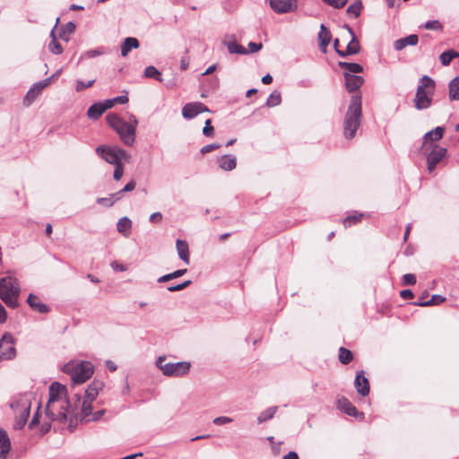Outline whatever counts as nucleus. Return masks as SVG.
Listing matches in <instances>:
<instances>
[{
	"label": "nucleus",
	"mask_w": 459,
	"mask_h": 459,
	"mask_svg": "<svg viewBox=\"0 0 459 459\" xmlns=\"http://www.w3.org/2000/svg\"><path fill=\"white\" fill-rule=\"evenodd\" d=\"M105 112L100 102L92 104L87 110V116L93 120L98 119Z\"/></svg>",
	"instance_id": "30"
},
{
	"label": "nucleus",
	"mask_w": 459,
	"mask_h": 459,
	"mask_svg": "<svg viewBox=\"0 0 459 459\" xmlns=\"http://www.w3.org/2000/svg\"><path fill=\"white\" fill-rule=\"evenodd\" d=\"M232 421H233V420L227 416L216 417L212 420L213 424H215L217 426L225 425V424L230 423Z\"/></svg>",
	"instance_id": "50"
},
{
	"label": "nucleus",
	"mask_w": 459,
	"mask_h": 459,
	"mask_svg": "<svg viewBox=\"0 0 459 459\" xmlns=\"http://www.w3.org/2000/svg\"><path fill=\"white\" fill-rule=\"evenodd\" d=\"M176 248L179 258L186 264H190V253L188 244L185 240L177 239Z\"/></svg>",
	"instance_id": "22"
},
{
	"label": "nucleus",
	"mask_w": 459,
	"mask_h": 459,
	"mask_svg": "<svg viewBox=\"0 0 459 459\" xmlns=\"http://www.w3.org/2000/svg\"><path fill=\"white\" fill-rule=\"evenodd\" d=\"M446 299L441 295H433L429 300L419 302L418 305L421 307L438 305L444 302Z\"/></svg>",
	"instance_id": "39"
},
{
	"label": "nucleus",
	"mask_w": 459,
	"mask_h": 459,
	"mask_svg": "<svg viewBox=\"0 0 459 459\" xmlns=\"http://www.w3.org/2000/svg\"><path fill=\"white\" fill-rule=\"evenodd\" d=\"M50 82L51 78H46L40 82L34 83L24 97V105L30 106Z\"/></svg>",
	"instance_id": "13"
},
{
	"label": "nucleus",
	"mask_w": 459,
	"mask_h": 459,
	"mask_svg": "<svg viewBox=\"0 0 459 459\" xmlns=\"http://www.w3.org/2000/svg\"><path fill=\"white\" fill-rule=\"evenodd\" d=\"M189 63H190V60H189V57H182L181 60H180V68L181 70L185 71L188 68L189 66Z\"/></svg>",
	"instance_id": "57"
},
{
	"label": "nucleus",
	"mask_w": 459,
	"mask_h": 459,
	"mask_svg": "<svg viewBox=\"0 0 459 459\" xmlns=\"http://www.w3.org/2000/svg\"><path fill=\"white\" fill-rule=\"evenodd\" d=\"M106 120L108 126L117 132L121 141L126 145H133L135 141V132L138 125V120L134 115L130 116L129 122L125 121L114 113L107 115Z\"/></svg>",
	"instance_id": "3"
},
{
	"label": "nucleus",
	"mask_w": 459,
	"mask_h": 459,
	"mask_svg": "<svg viewBox=\"0 0 459 459\" xmlns=\"http://www.w3.org/2000/svg\"><path fill=\"white\" fill-rule=\"evenodd\" d=\"M221 147L220 144L218 143H211V144H207V145H204L201 148V153L202 154H206L208 152H211L216 149H219Z\"/></svg>",
	"instance_id": "52"
},
{
	"label": "nucleus",
	"mask_w": 459,
	"mask_h": 459,
	"mask_svg": "<svg viewBox=\"0 0 459 459\" xmlns=\"http://www.w3.org/2000/svg\"><path fill=\"white\" fill-rule=\"evenodd\" d=\"M11 449V443L7 434L0 430V459H6Z\"/></svg>",
	"instance_id": "27"
},
{
	"label": "nucleus",
	"mask_w": 459,
	"mask_h": 459,
	"mask_svg": "<svg viewBox=\"0 0 459 459\" xmlns=\"http://www.w3.org/2000/svg\"><path fill=\"white\" fill-rule=\"evenodd\" d=\"M161 220H162V214L159 212L152 213L149 218V221L152 223L160 222Z\"/></svg>",
	"instance_id": "55"
},
{
	"label": "nucleus",
	"mask_w": 459,
	"mask_h": 459,
	"mask_svg": "<svg viewBox=\"0 0 459 459\" xmlns=\"http://www.w3.org/2000/svg\"><path fill=\"white\" fill-rule=\"evenodd\" d=\"M262 47H263L262 43L250 42L248 44V49H247V54L255 53V52L259 51L262 48Z\"/></svg>",
	"instance_id": "53"
},
{
	"label": "nucleus",
	"mask_w": 459,
	"mask_h": 459,
	"mask_svg": "<svg viewBox=\"0 0 459 459\" xmlns=\"http://www.w3.org/2000/svg\"><path fill=\"white\" fill-rule=\"evenodd\" d=\"M103 54V51L101 49H91V50H88L86 52H84L82 56H81V59H83V58H94L96 56H101Z\"/></svg>",
	"instance_id": "46"
},
{
	"label": "nucleus",
	"mask_w": 459,
	"mask_h": 459,
	"mask_svg": "<svg viewBox=\"0 0 459 459\" xmlns=\"http://www.w3.org/2000/svg\"><path fill=\"white\" fill-rule=\"evenodd\" d=\"M165 356H160L156 360V366L166 377H181L187 375L190 371L191 363L188 361L165 363Z\"/></svg>",
	"instance_id": "9"
},
{
	"label": "nucleus",
	"mask_w": 459,
	"mask_h": 459,
	"mask_svg": "<svg viewBox=\"0 0 459 459\" xmlns=\"http://www.w3.org/2000/svg\"><path fill=\"white\" fill-rule=\"evenodd\" d=\"M445 131V127L437 126L433 130L426 133L423 136L421 150L432 148L434 144H437V143L443 138Z\"/></svg>",
	"instance_id": "14"
},
{
	"label": "nucleus",
	"mask_w": 459,
	"mask_h": 459,
	"mask_svg": "<svg viewBox=\"0 0 459 459\" xmlns=\"http://www.w3.org/2000/svg\"><path fill=\"white\" fill-rule=\"evenodd\" d=\"M103 387V382L95 379L88 385L82 399L78 398L77 406L81 409L82 420L96 421L104 415L105 410H99L92 412V403L95 401Z\"/></svg>",
	"instance_id": "2"
},
{
	"label": "nucleus",
	"mask_w": 459,
	"mask_h": 459,
	"mask_svg": "<svg viewBox=\"0 0 459 459\" xmlns=\"http://www.w3.org/2000/svg\"><path fill=\"white\" fill-rule=\"evenodd\" d=\"M347 29H348V31L349 33L351 35V41L348 43L347 47H346V49L342 51V50H337V53L341 56H346L348 55H354V54H358L360 50V46H359V40L356 39L355 37V34L353 32V30L349 27L347 26Z\"/></svg>",
	"instance_id": "18"
},
{
	"label": "nucleus",
	"mask_w": 459,
	"mask_h": 459,
	"mask_svg": "<svg viewBox=\"0 0 459 459\" xmlns=\"http://www.w3.org/2000/svg\"><path fill=\"white\" fill-rule=\"evenodd\" d=\"M48 393L49 397L46 407L47 416L52 420H65L72 411L66 398L65 385L54 382L50 385Z\"/></svg>",
	"instance_id": "1"
},
{
	"label": "nucleus",
	"mask_w": 459,
	"mask_h": 459,
	"mask_svg": "<svg viewBox=\"0 0 459 459\" xmlns=\"http://www.w3.org/2000/svg\"><path fill=\"white\" fill-rule=\"evenodd\" d=\"M353 359L351 351L346 348L341 347L339 349V360L341 363L346 365L350 363Z\"/></svg>",
	"instance_id": "36"
},
{
	"label": "nucleus",
	"mask_w": 459,
	"mask_h": 459,
	"mask_svg": "<svg viewBox=\"0 0 459 459\" xmlns=\"http://www.w3.org/2000/svg\"><path fill=\"white\" fill-rule=\"evenodd\" d=\"M27 302L33 310H35L39 313L44 314V313L48 312V310H49L48 306L46 304H43L42 302H40L39 299L32 293H30L29 295V297L27 299Z\"/></svg>",
	"instance_id": "26"
},
{
	"label": "nucleus",
	"mask_w": 459,
	"mask_h": 459,
	"mask_svg": "<svg viewBox=\"0 0 459 459\" xmlns=\"http://www.w3.org/2000/svg\"><path fill=\"white\" fill-rule=\"evenodd\" d=\"M332 1H333V6L336 7V8H342L347 3V0H332Z\"/></svg>",
	"instance_id": "62"
},
{
	"label": "nucleus",
	"mask_w": 459,
	"mask_h": 459,
	"mask_svg": "<svg viewBox=\"0 0 459 459\" xmlns=\"http://www.w3.org/2000/svg\"><path fill=\"white\" fill-rule=\"evenodd\" d=\"M191 283H192V281L190 280H187L180 284L168 287V290L170 292L179 291V290H182L186 289V287H188Z\"/></svg>",
	"instance_id": "47"
},
{
	"label": "nucleus",
	"mask_w": 459,
	"mask_h": 459,
	"mask_svg": "<svg viewBox=\"0 0 459 459\" xmlns=\"http://www.w3.org/2000/svg\"><path fill=\"white\" fill-rule=\"evenodd\" d=\"M96 152L109 164L117 165L124 161H129L130 155L123 149L117 146L100 145Z\"/></svg>",
	"instance_id": "10"
},
{
	"label": "nucleus",
	"mask_w": 459,
	"mask_h": 459,
	"mask_svg": "<svg viewBox=\"0 0 459 459\" xmlns=\"http://www.w3.org/2000/svg\"><path fill=\"white\" fill-rule=\"evenodd\" d=\"M119 199H115L114 197V194H111L109 195V197H100L97 199V204H100V205H103V206H106V207H110L112 206L116 202H117Z\"/></svg>",
	"instance_id": "42"
},
{
	"label": "nucleus",
	"mask_w": 459,
	"mask_h": 459,
	"mask_svg": "<svg viewBox=\"0 0 459 459\" xmlns=\"http://www.w3.org/2000/svg\"><path fill=\"white\" fill-rule=\"evenodd\" d=\"M144 76L147 78H153L159 82H162L161 74L158 69L152 65L147 66L144 70Z\"/></svg>",
	"instance_id": "37"
},
{
	"label": "nucleus",
	"mask_w": 459,
	"mask_h": 459,
	"mask_svg": "<svg viewBox=\"0 0 459 459\" xmlns=\"http://www.w3.org/2000/svg\"><path fill=\"white\" fill-rule=\"evenodd\" d=\"M139 47V41L136 38L128 37L126 38L121 46V55L126 56L133 48Z\"/></svg>",
	"instance_id": "29"
},
{
	"label": "nucleus",
	"mask_w": 459,
	"mask_h": 459,
	"mask_svg": "<svg viewBox=\"0 0 459 459\" xmlns=\"http://www.w3.org/2000/svg\"><path fill=\"white\" fill-rule=\"evenodd\" d=\"M361 9H362V4L360 1H357L353 4H351L348 8H347V13L349 14H351L353 15L355 18L359 17V14H360V12H361Z\"/></svg>",
	"instance_id": "40"
},
{
	"label": "nucleus",
	"mask_w": 459,
	"mask_h": 459,
	"mask_svg": "<svg viewBox=\"0 0 459 459\" xmlns=\"http://www.w3.org/2000/svg\"><path fill=\"white\" fill-rule=\"evenodd\" d=\"M355 387L357 392L362 395L366 396L369 393V383L368 378L364 376V372H358L356 375V378L354 381Z\"/></svg>",
	"instance_id": "20"
},
{
	"label": "nucleus",
	"mask_w": 459,
	"mask_h": 459,
	"mask_svg": "<svg viewBox=\"0 0 459 459\" xmlns=\"http://www.w3.org/2000/svg\"><path fill=\"white\" fill-rule=\"evenodd\" d=\"M123 174H124V166L121 163H118L117 165H115V170H114V179L118 181L121 179V178L123 177Z\"/></svg>",
	"instance_id": "49"
},
{
	"label": "nucleus",
	"mask_w": 459,
	"mask_h": 459,
	"mask_svg": "<svg viewBox=\"0 0 459 459\" xmlns=\"http://www.w3.org/2000/svg\"><path fill=\"white\" fill-rule=\"evenodd\" d=\"M448 87L450 100H459V75L449 82Z\"/></svg>",
	"instance_id": "31"
},
{
	"label": "nucleus",
	"mask_w": 459,
	"mask_h": 459,
	"mask_svg": "<svg viewBox=\"0 0 459 459\" xmlns=\"http://www.w3.org/2000/svg\"><path fill=\"white\" fill-rule=\"evenodd\" d=\"M20 286L17 279L7 276L0 279V298L10 307L18 306Z\"/></svg>",
	"instance_id": "8"
},
{
	"label": "nucleus",
	"mask_w": 459,
	"mask_h": 459,
	"mask_svg": "<svg viewBox=\"0 0 459 459\" xmlns=\"http://www.w3.org/2000/svg\"><path fill=\"white\" fill-rule=\"evenodd\" d=\"M51 37H52V40L48 45V48H49L50 52H52L55 55L61 54L63 52V48H62L61 44L59 42H57V40L55 37V34H54V30L51 31Z\"/></svg>",
	"instance_id": "38"
},
{
	"label": "nucleus",
	"mask_w": 459,
	"mask_h": 459,
	"mask_svg": "<svg viewBox=\"0 0 459 459\" xmlns=\"http://www.w3.org/2000/svg\"><path fill=\"white\" fill-rule=\"evenodd\" d=\"M209 111V108L201 102H190L182 108V116L186 119H192L203 112Z\"/></svg>",
	"instance_id": "16"
},
{
	"label": "nucleus",
	"mask_w": 459,
	"mask_h": 459,
	"mask_svg": "<svg viewBox=\"0 0 459 459\" xmlns=\"http://www.w3.org/2000/svg\"><path fill=\"white\" fill-rule=\"evenodd\" d=\"M16 356L14 339L11 333H5L0 339V357L4 360L12 359Z\"/></svg>",
	"instance_id": "12"
},
{
	"label": "nucleus",
	"mask_w": 459,
	"mask_h": 459,
	"mask_svg": "<svg viewBox=\"0 0 459 459\" xmlns=\"http://www.w3.org/2000/svg\"><path fill=\"white\" fill-rule=\"evenodd\" d=\"M361 117V97L352 96L343 123V133L346 139H352L355 136L360 126Z\"/></svg>",
	"instance_id": "4"
},
{
	"label": "nucleus",
	"mask_w": 459,
	"mask_h": 459,
	"mask_svg": "<svg viewBox=\"0 0 459 459\" xmlns=\"http://www.w3.org/2000/svg\"><path fill=\"white\" fill-rule=\"evenodd\" d=\"M428 152L427 154V169L429 173H432L437 165L446 157L447 150L437 144H434L432 148L424 149Z\"/></svg>",
	"instance_id": "11"
},
{
	"label": "nucleus",
	"mask_w": 459,
	"mask_h": 459,
	"mask_svg": "<svg viewBox=\"0 0 459 459\" xmlns=\"http://www.w3.org/2000/svg\"><path fill=\"white\" fill-rule=\"evenodd\" d=\"M95 82V80H90L88 82H83L82 80H77L76 81V87H75V91H83L84 89H87V88H90L91 87Z\"/></svg>",
	"instance_id": "45"
},
{
	"label": "nucleus",
	"mask_w": 459,
	"mask_h": 459,
	"mask_svg": "<svg viewBox=\"0 0 459 459\" xmlns=\"http://www.w3.org/2000/svg\"><path fill=\"white\" fill-rule=\"evenodd\" d=\"M282 459H299L296 452L290 451L283 456Z\"/></svg>",
	"instance_id": "64"
},
{
	"label": "nucleus",
	"mask_w": 459,
	"mask_h": 459,
	"mask_svg": "<svg viewBox=\"0 0 459 459\" xmlns=\"http://www.w3.org/2000/svg\"><path fill=\"white\" fill-rule=\"evenodd\" d=\"M219 167L225 171H231L237 166L236 157L232 155H222L217 160Z\"/></svg>",
	"instance_id": "24"
},
{
	"label": "nucleus",
	"mask_w": 459,
	"mask_h": 459,
	"mask_svg": "<svg viewBox=\"0 0 459 459\" xmlns=\"http://www.w3.org/2000/svg\"><path fill=\"white\" fill-rule=\"evenodd\" d=\"M173 278H172V275H171V273H168V274H165V275L160 277L158 279V282H160V283L167 282V281H170Z\"/></svg>",
	"instance_id": "63"
},
{
	"label": "nucleus",
	"mask_w": 459,
	"mask_h": 459,
	"mask_svg": "<svg viewBox=\"0 0 459 459\" xmlns=\"http://www.w3.org/2000/svg\"><path fill=\"white\" fill-rule=\"evenodd\" d=\"M362 216L363 215L361 213L347 216L343 220V224H344L345 227H348V226H351L352 224H355V223H357L358 221H360Z\"/></svg>",
	"instance_id": "44"
},
{
	"label": "nucleus",
	"mask_w": 459,
	"mask_h": 459,
	"mask_svg": "<svg viewBox=\"0 0 459 459\" xmlns=\"http://www.w3.org/2000/svg\"><path fill=\"white\" fill-rule=\"evenodd\" d=\"M100 104H101L102 108H104V110L106 111L107 109L111 108L116 103H115V100L113 98V99L106 100L103 102H100Z\"/></svg>",
	"instance_id": "56"
},
{
	"label": "nucleus",
	"mask_w": 459,
	"mask_h": 459,
	"mask_svg": "<svg viewBox=\"0 0 459 459\" xmlns=\"http://www.w3.org/2000/svg\"><path fill=\"white\" fill-rule=\"evenodd\" d=\"M63 372L69 375L75 384L88 380L94 372V367L90 361L72 360L63 367Z\"/></svg>",
	"instance_id": "7"
},
{
	"label": "nucleus",
	"mask_w": 459,
	"mask_h": 459,
	"mask_svg": "<svg viewBox=\"0 0 459 459\" xmlns=\"http://www.w3.org/2000/svg\"><path fill=\"white\" fill-rule=\"evenodd\" d=\"M458 56L459 54L456 51L447 50L440 55L439 59L443 65H448L451 61Z\"/></svg>",
	"instance_id": "34"
},
{
	"label": "nucleus",
	"mask_w": 459,
	"mask_h": 459,
	"mask_svg": "<svg viewBox=\"0 0 459 459\" xmlns=\"http://www.w3.org/2000/svg\"><path fill=\"white\" fill-rule=\"evenodd\" d=\"M271 8L279 14L294 12L297 10V0H270Z\"/></svg>",
	"instance_id": "15"
},
{
	"label": "nucleus",
	"mask_w": 459,
	"mask_h": 459,
	"mask_svg": "<svg viewBox=\"0 0 459 459\" xmlns=\"http://www.w3.org/2000/svg\"><path fill=\"white\" fill-rule=\"evenodd\" d=\"M31 405V394L25 393L14 397L10 406L15 414L16 429H21L24 427L30 415Z\"/></svg>",
	"instance_id": "6"
},
{
	"label": "nucleus",
	"mask_w": 459,
	"mask_h": 459,
	"mask_svg": "<svg viewBox=\"0 0 459 459\" xmlns=\"http://www.w3.org/2000/svg\"><path fill=\"white\" fill-rule=\"evenodd\" d=\"M132 229V221L128 217L120 218L117 223V231L124 237L130 235Z\"/></svg>",
	"instance_id": "28"
},
{
	"label": "nucleus",
	"mask_w": 459,
	"mask_h": 459,
	"mask_svg": "<svg viewBox=\"0 0 459 459\" xmlns=\"http://www.w3.org/2000/svg\"><path fill=\"white\" fill-rule=\"evenodd\" d=\"M222 44L230 54L247 55V48L237 43L234 34H226L222 38Z\"/></svg>",
	"instance_id": "17"
},
{
	"label": "nucleus",
	"mask_w": 459,
	"mask_h": 459,
	"mask_svg": "<svg viewBox=\"0 0 459 459\" xmlns=\"http://www.w3.org/2000/svg\"><path fill=\"white\" fill-rule=\"evenodd\" d=\"M115 103L126 104L128 102V97L126 95H121L114 98Z\"/></svg>",
	"instance_id": "60"
},
{
	"label": "nucleus",
	"mask_w": 459,
	"mask_h": 459,
	"mask_svg": "<svg viewBox=\"0 0 459 459\" xmlns=\"http://www.w3.org/2000/svg\"><path fill=\"white\" fill-rule=\"evenodd\" d=\"M186 271H187L186 269H178V270L171 273L172 278L176 279V278L181 277L182 275H184L186 273Z\"/></svg>",
	"instance_id": "61"
},
{
	"label": "nucleus",
	"mask_w": 459,
	"mask_h": 459,
	"mask_svg": "<svg viewBox=\"0 0 459 459\" xmlns=\"http://www.w3.org/2000/svg\"><path fill=\"white\" fill-rule=\"evenodd\" d=\"M281 102V96L278 91H273L266 101V106L269 108L279 106Z\"/></svg>",
	"instance_id": "35"
},
{
	"label": "nucleus",
	"mask_w": 459,
	"mask_h": 459,
	"mask_svg": "<svg viewBox=\"0 0 459 459\" xmlns=\"http://www.w3.org/2000/svg\"><path fill=\"white\" fill-rule=\"evenodd\" d=\"M332 39L331 32L326 29L324 24L320 26V31L318 33L319 46L322 52L325 53L327 46L330 44Z\"/></svg>",
	"instance_id": "25"
},
{
	"label": "nucleus",
	"mask_w": 459,
	"mask_h": 459,
	"mask_svg": "<svg viewBox=\"0 0 459 459\" xmlns=\"http://www.w3.org/2000/svg\"><path fill=\"white\" fill-rule=\"evenodd\" d=\"M277 410H278V406H272V407L267 408L264 411H262L257 417L258 423L265 422V421L271 420L272 418H273Z\"/></svg>",
	"instance_id": "33"
},
{
	"label": "nucleus",
	"mask_w": 459,
	"mask_h": 459,
	"mask_svg": "<svg viewBox=\"0 0 459 459\" xmlns=\"http://www.w3.org/2000/svg\"><path fill=\"white\" fill-rule=\"evenodd\" d=\"M7 314L4 306L0 303V324H3L6 321Z\"/></svg>",
	"instance_id": "58"
},
{
	"label": "nucleus",
	"mask_w": 459,
	"mask_h": 459,
	"mask_svg": "<svg viewBox=\"0 0 459 459\" xmlns=\"http://www.w3.org/2000/svg\"><path fill=\"white\" fill-rule=\"evenodd\" d=\"M203 134L205 135V136H208V137H212L213 136V134H214V128L213 126L211 125V119H207L205 121V126L203 129Z\"/></svg>",
	"instance_id": "48"
},
{
	"label": "nucleus",
	"mask_w": 459,
	"mask_h": 459,
	"mask_svg": "<svg viewBox=\"0 0 459 459\" xmlns=\"http://www.w3.org/2000/svg\"><path fill=\"white\" fill-rule=\"evenodd\" d=\"M403 283L404 285H413L416 283V277L414 274L406 273L403 276Z\"/></svg>",
	"instance_id": "51"
},
{
	"label": "nucleus",
	"mask_w": 459,
	"mask_h": 459,
	"mask_svg": "<svg viewBox=\"0 0 459 459\" xmlns=\"http://www.w3.org/2000/svg\"><path fill=\"white\" fill-rule=\"evenodd\" d=\"M339 65L346 70L344 73H348L351 74L357 75V74H359L363 71V67L357 63L340 62Z\"/></svg>",
	"instance_id": "32"
},
{
	"label": "nucleus",
	"mask_w": 459,
	"mask_h": 459,
	"mask_svg": "<svg viewBox=\"0 0 459 459\" xmlns=\"http://www.w3.org/2000/svg\"><path fill=\"white\" fill-rule=\"evenodd\" d=\"M420 28L431 30H439L442 29V24L437 20H434L427 22L426 23L421 25Z\"/></svg>",
	"instance_id": "43"
},
{
	"label": "nucleus",
	"mask_w": 459,
	"mask_h": 459,
	"mask_svg": "<svg viewBox=\"0 0 459 459\" xmlns=\"http://www.w3.org/2000/svg\"><path fill=\"white\" fill-rule=\"evenodd\" d=\"M134 188L135 182L134 180H131L124 186L123 189L119 190L117 193H114V197L115 199H121L124 193L133 191Z\"/></svg>",
	"instance_id": "41"
},
{
	"label": "nucleus",
	"mask_w": 459,
	"mask_h": 459,
	"mask_svg": "<svg viewBox=\"0 0 459 459\" xmlns=\"http://www.w3.org/2000/svg\"><path fill=\"white\" fill-rule=\"evenodd\" d=\"M346 88L350 92L360 88L364 82L362 76L344 73Z\"/></svg>",
	"instance_id": "21"
},
{
	"label": "nucleus",
	"mask_w": 459,
	"mask_h": 459,
	"mask_svg": "<svg viewBox=\"0 0 459 459\" xmlns=\"http://www.w3.org/2000/svg\"><path fill=\"white\" fill-rule=\"evenodd\" d=\"M419 39L415 34L409 35L405 38L396 39L394 43V49L397 51L403 50L407 46H415L418 44Z\"/></svg>",
	"instance_id": "23"
},
{
	"label": "nucleus",
	"mask_w": 459,
	"mask_h": 459,
	"mask_svg": "<svg viewBox=\"0 0 459 459\" xmlns=\"http://www.w3.org/2000/svg\"><path fill=\"white\" fill-rule=\"evenodd\" d=\"M400 296L404 299H409L413 297V293L411 290H403L400 292Z\"/></svg>",
	"instance_id": "59"
},
{
	"label": "nucleus",
	"mask_w": 459,
	"mask_h": 459,
	"mask_svg": "<svg viewBox=\"0 0 459 459\" xmlns=\"http://www.w3.org/2000/svg\"><path fill=\"white\" fill-rule=\"evenodd\" d=\"M337 408L350 416L363 418L364 414L358 411L357 408L346 398L342 397L337 401Z\"/></svg>",
	"instance_id": "19"
},
{
	"label": "nucleus",
	"mask_w": 459,
	"mask_h": 459,
	"mask_svg": "<svg viewBox=\"0 0 459 459\" xmlns=\"http://www.w3.org/2000/svg\"><path fill=\"white\" fill-rule=\"evenodd\" d=\"M435 92V82L428 75L420 80L414 98V106L417 109L422 110L430 107Z\"/></svg>",
	"instance_id": "5"
},
{
	"label": "nucleus",
	"mask_w": 459,
	"mask_h": 459,
	"mask_svg": "<svg viewBox=\"0 0 459 459\" xmlns=\"http://www.w3.org/2000/svg\"><path fill=\"white\" fill-rule=\"evenodd\" d=\"M110 266L113 270L117 272H125L126 270V267L124 264H119L117 261L111 262Z\"/></svg>",
	"instance_id": "54"
}]
</instances>
